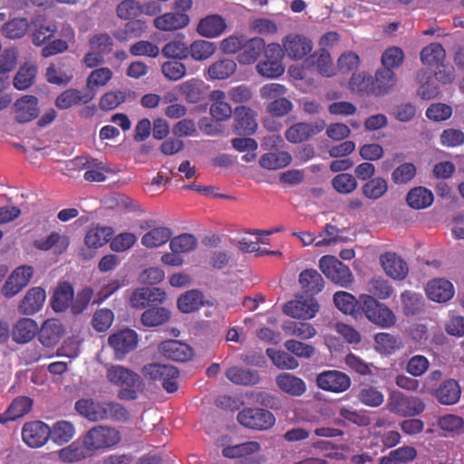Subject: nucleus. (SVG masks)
Segmentation results:
<instances>
[{
	"mask_svg": "<svg viewBox=\"0 0 464 464\" xmlns=\"http://www.w3.org/2000/svg\"><path fill=\"white\" fill-rule=\"evenodd\" d=\"M120 441V431L105 425H97L90 429L82 437V444L90 453L111 449Z\"/></svg>",
	"mask_w": 464,
	"mask_h": 464,
	"instance_id": "obj_1",
	"label": "nucleus"
},
{
	"mask_svg": "<svg viewBox=\"0 0 464 464\" xmlns=\"http://www.w3.org/2000/svg\"><path fill=\"white\" fill-rule=\"evenodd\" d=\"M361 315L372 324L388 329L396 324L394 312L367 294L361 295Z\"/></svg>",
	"mask_w": 464,
	"mask_h": 464,
	"instance_id": "obj_2",
	"label": "nucleus"
},
{
	"mask_svg": "<svg viewBox=\"0 0 464 464\" xmlns=\"http://www.w3.org/2000/svg\"><path fill=\"white\" fill-rule=\"evenodd\" d=\"M107 379L111 383L121 388L118 392V398L127 401L137 399L135 388L140 382L138 373L123 366L112 365L107 369Z\"/></svg>",
	"mask_w": 464,
	"mask_h": 464,
	"instance_id": "obj_3",
	"label": "nucleus"
},
{
	"mask_svg": "<svg viewBox=\"0 0 464 464\" xmlns=\"http://www.w3.org/2000/svg\"><path fill=\"white\" fill-rule=\"evenodd\" d=\"M387 408L389 411L401 417L414 418L425 411L422 399L415 396H407L401 392L390 393Z\"/></svg>",
	"mask_w": 464,
	"mask_h": 464,
	"instance_id": "obj_4",
	"label": "nucleus"
},
{
	"mask_svg": "<svg viewBox=\"0 0 464 464\" xmlns=\"http://www.w3.org/2000/svg\"><path fill=\"white\" fill-rule=\"evenodd\" d=\"M141 373L148 380L159 382L168 392H174L179 389L177 380L179 377L178 368L161 363L147 364L141 369Z\"/></svg>",
	"mask_w": 464,
	"mask_h": 464,
	"instance_id": "obj_5",
	"label": "nucleus"
},
{
	"mask_svg": "<svg viewBox=\"0 0 464 464\" xmlns=\"http://www.w3.org/2000/svg\"><path fill=\"white\" fill-rule=\"evenodd\" d=\"M319 268L326 278L341 287H348L353 282L351 269L334 256H324L319 259Z\"/></svg>",
	"mask_w": 464,
	"mask_h": 464,
	"instance_id": "obj_6",
	"label": "nucleus"
},
{
	"mask_svg": "<svg viewBox=\"0 0 464 464\" xmlns=\"http://www.w3.org/2000/svg\"><path fill=\"white\" fill-rule=\"evenodd\" d=\"M239 424L255 430H267L276 423L273 413L259 408H245L237 414Z\"/></svg>",
	"mask_w": 464,
	"mask_h": 464,
	"instance_id": "obj_7",
	"label": "nucleus"
},
{
	"mask_svg": "<svg viewBox=\"0 0 464 464\" xmlns=\"http://www.w3.org/2000/svg\"><path fill=\"white\" fill-rule=\"evenodd\" d=\"M324 120L319 119L314 122H296L291 125L285 132L287 141L297 144L309 140L313 136L320 133L325 128Z\"/></svg>",
	"mask_w": 464,
	"mask_h": 464,
	"instance_id": "obj_8",
	"label": "nucleus"
},
{
	"mask_svg": "<svg viewBox=\"0 0 464 464\" xmlns=\"http://www.w3.org/2000/svg\"><path fill=\"white\" fill-rule=\"evenodd\" d=\"M50 437L51 427L42 420L29 421L23 426V441L32 449L43 447Z\"/></svg>",
	"mask_w": 464,
	"mask_h": 464,
	"instance_id": "obj_9",
	"label": "nucleus"
},
{
	"mask_svg": "<svg viewBox=\"0 0 464 464\" xmlns=\"http://www.w3.org/2000/svg\"><path fill=\"white\" fill-rule=\"evenodd\" d=\"M351 383L347 374L336 370L324 371L316 377L317 387L330 392H344Z\"/></svg>",
	"mask_w": 464,
	"mask_h": 464,
	"instance_id": "obj_10",
	"label": "nucleus"
},
{
	"mask_svg": "<svg viewBox=\"0 0 464 464\" xmlns=\"http://www.w3.org/2000/svg\"><path fill=\"white\" fill-rule=\"evenodd\" d=\"M138 334L134 330H120L110 335L108 343L115 352L118 359H122L127 353H131L138 345Z\"/></svg>",
	"mask_w": 464,
	"mask_h": 464,
	"instance_id": "obj_11",
	"label": "nucleus"
},
{
	"mask_svg": "<svg viewBox=\"0 0 464 464\" xmlns=\"http://www.w3.org/2000/svg\"><path fill=\"white\" fill-rule=\"evenodd\" d=\"M256 112L249 107L241 105L234 111L233 131L239 136H251L256 133Z\"/></svg>",
	"mask_w": 464,
	"mask_h": 464,
	"instance_id": "obj_12",
	"label": "nucleus"
},
{
	"mask_svg": "<svg viewBox=\"0 0 464 464\" xmlns=\"http://www.w3.org/2000/svg\"><path fill=\"white\" fill-rule=\"evenodd\" d=\"M319 304L314 297L295 299L284 304L283 312L291 318L307 320L314 318L318 312Z\"/></svg>",
	"mask_w": 464,
	"mask_h": 464,
	"instance_id": "obj_13",
	"label": "nucleus"
},
{
	"mask_svg": "<svg viewBox=\"0 0 464 464\" xmlns=\"http://www.w3.org/2000/svg\"><path fill=\"white\" fill-rule=\"evenodd\" d=\"M34 269L30 266H17L5 282L2 288L4 296L11 298L22 291L30 282Z\"/></svg>",
	"mask_w": 464,
	"mask_h": 464,
	"instance_id": "obj_14",
	"label": "nucleus"
},
{
	"mask_svg": "<svg viewBox=\"0 0 464 464\" xmlns=\"http://www.w3.org/2000/svg\"><path fill=\"white\" fill-rule=\"evenodd\" d=\"M39 100L34 95H24L17 99L12 106L14 112V121L17 123L24 124L32 121L39 116Z\"/></svg>",
	"mask_w": 464,
	"mask_h": 464,
	"instance_id": "obj_15",
	"label": "nucleus"
},
{
	"mask_svg": "<svg viewBox=\"0 0 464 464\" xmlns=\"http://www.w3.org/2000/svg\"><path fill=\"white\" fill-rule=\"evenodd\" d=\"M64 325L56 318L47 319L38 330V340L44 347L51 348L57 345L64 335Z\"/></svg>",
	"mask_w": 464,
	"mask_h": 464,
	"instance_id": "obj_16",
	"label": "nucleus"
},
{
	"mask_svg": "<svg viewBox=\"0 0 464 464\" xmlns=\"http://www.w3.org/2000/svg\"><path fill=\"white\" fill-rule=\"evenodd\" d=\"M159 349L162 356L175 362H188L193 356L192 348L186 343L176 340L160 343Z\"/></svg>",
	"mask_w": 464,
	"mask_h": 464,
	"instance_id": "obj_17",
	"label": "nucleus"
},
{
	"mask_svg": "<svg viewBox=\"0 0 464 464\" xmlns=\"http://www.w3.org/2000/svg\"><path fill=\"white\" fill-rule=\"evenodd\" d=\"M398 78L395 72L387 68H379L373 78V96H385L394 92Z\"/></svg>",
	"mask_w": 464,
	"mask_h": 464,
	"instance_id": "obj_18",
	"label": "nucleus"
},
{
	"mask_svg": "<svg viewBox=\"0 0 464 464\" xmlns=\"http://www.w3.org/2000/svg\"><path fill=\"white\" fill-rule=\"evenodd\" d=\"M381 263L384 272L394 280H403L409 274L408 264L395 253L382 255Z\"/></svg>",
	"mask_w": 464,
	"mask_h": 464,
	"instance_id": "obj_19",
	"label": "nucleus"
},
{
	"mask_svg": "<svg viewBox=\"0 0 464 464\" xmlns=\"http://www.w3.org/2000/svg\"><path fill=\"white\" fill-rule=\"evenodd\" d=\"M312 42L300 34H289L284 40V48L293 60H301L312 50Z\"/></svg>",
	"mask_w": 464,
	"mask_h": 464,
	"instance_id": "obj_20",
	"label": "nucleus"
},
{
	"mask_svg": "<svg viewBox=\"0 0 464 464\" xmlns=\"http://www.w3.org/2000/svg\"><path fill=\"white\" fill-rule=\"evenodd\" d=\"M426 295L430 300L437 303H445L451 300L454 287L450 281L443 278L430 280L425 287Z\"/></svg>",
	"mask_w": 464,
	"mask_h": 464,
	"instance_id": "obj_21",
	"label": "nucleus"
},
{
	"mask_svg": "<svg viewBox=\"0 0 464 464\" xmlns=\"http://www.w3.org/2000/svg\"><path fill=\"white\" fill-rule=\"evenodd\" d=\"M74 296L73 286L67 281L60 282L54 289L51 305L56 313H63L72 305Z\"/></svg>",
	"mask_w": 464,
	"mask_h": 464,
	"instance_id": "obj_22",
	"label": "nucleus"
},
{
	"mask_svg": "<svg viewBox=\"0 0 464 464\" xmlns=\"http://www.w3.org/2000/svg\"><path fill=\"white\" fill-rule=\"evenodd\" d=\"M95 418L98 421L111 420L112 421H126L130 418V413L121 404L111 401H100V411L96 412Z\"/></svg>",
	"mask_w": 464,
	"mask_h": 464,
	"instance_id": "obj_23",
	"label": "nucleus"
},
{
	"mask_svg": "<svg viewBox=\"0 0 464 464\" xmlns=\"http://www.w3.org/2000/svg\"><path fill=\"white\" fill-rule=\"evenodd\" d=\"M44 301V289L40 286L32 287L19 304V311L24 314H34L43 307Z\"/></svg>",
	"mask_w": 464,
	"mask_h": 464,
	"instance_id": "obj_24",
	"label": "nucleus"
},
{
	"mask_svg": "<svg viewBox=\"0 0 464 464\" xmlns=\"http://www.w3.org/2000/svg\"><path fill=\"white\" fill-rule=\"evenodd\" d=\"M225 19L219 14H209L200 19L197 32L207 38H213L220 35L226 29Z\"/></svg>",
	"mask_w": 464,
	"mask_h": 464,
	"instance_id": "obj_25",
	"label": "nucleus"
},
{
	"mask_svg": "<svg viewBox=\"0 0 464 464\" xmlns=\"http://www.w3.org/2000/svg\"><path fill=\"white\" fill-rule=\"evenodd\" d=\"M38 332V325L34 320L23 317L17 321L12 329V338L16 343H27Z\"/></svg>",
	"mask_w": 464,
	"mask_h": 464,
	"instance_id": "obj_26",
	"label": "nucleus"
},
{
	"mask_svg": "<svg viewBox=\"0 0 464 464\" xmlns=\"http://www.w3.org/2000/svg\"><path fill=\"white\" fill-rule=\"evenodd\" d=\"M275 382L282 392L294 397H299L305 392L304 380L293 373H279L276 376Z\"/></svg>",
	"mask_w": 464,
	"mask_h": 464,
	"instance_id": "obj_27",
	"label": "nucleus"
},
{
	"mask_svg": "<svg viewBox=\"0 0 464 464\" xmlns=\"http://www.w3.org/2000/svg\"><path fill=\"white\" fill-rule=\"evenodd\" d=\"M333 301L340 312L353 318L361 316V296L356 299L351 293L340 291L334 294Z\"/></svg>",
	"mask_w": 464,
	"mask_h": 464,
	"instance_id": "obj_28",
	"label": "nucleus"
},
{
	"mask_svg": "<svg viewBox=\"0 0 464 464\" xmlns=\"http://www.w3.org/2000/svg\"><path fill=\"white\" fill-rule=\"evenodd\" d=\"M460 386L458 381L445 380L435 392V397L442 405H454L460 399Z\"/></svg>",
	"mask_w": 464,
	"mask_h": 464,
	"instance_id": "obj_29",
	"label": "nucleus"
},
{
	"mask_svg": "<svg viewBox=\"0 0 464 464\" xmlns=\"http://www.w3.org/2000/svg\"><path fill=\"white\" fill-rule=\"evenodd\" d=\"M225 375L231 382L241 386H253L260 381L257 371L237 366L227 369Z\"/></svg>",
	"mask_w": 464,
	"mask_h": 464,
	"instance_id": "obj_30",
	"label": "nucleus"
},
{
	"mask_svg": "<svg viewBox=\"0 0 464 464\" xmlns=\"http://www.w3.org/2000/svg\"><path fill=\"white\" fill-rule=\"evenodd\" d=\"M265 47V40L261 37H253L241 46V52L237 54V62L241 64L255 63Z\"/></svg>",
	"mask_w": 464,
	"mask_h": 464,
	"instance_id": "obj_31",
	"label": "nucleus"
},
{
	"mask_svg": "<svg viewBox=\"0 0 464 464\" xmlns=\"http://www.w3.org/2000/svg\"><path fill=\"white\" fill-rule=\"evenodd\" d=\"M189 22V17L185 13L174 12L167 13L158 16L154 20L156 28L162 31H172L185 27Z\"/></svg>",
	"mask_w": 464,
	"mask_h": 464,
	"instance_id": "obj_32",
	"label": "nucleus"
},
{
	"mask_svg": "<svg viewBox=\"0 0 464 464\" xmlns=\"http://www.w3.org/2000/svg\"><path fill=\"white\" fill-rule=\"evenodd\" d=\"M417 458V450L411 446H402L392 450L388 455L379 459V464H409Z\"/></svg>",
	"mask_w": 464,
	"mask_h": 464,
	"instance_id": "obj_33",
	"label": "nucleus"
},
{
	"mask_svg": "<svg viewBox=\"0 0 464 464\" xmlns=\"http://www.w3.org/2000/svg\"><path fill=\"white\" fill-rule=\"evenodd\" d=\"M299 283L304 293L311 295L321 293L324 285L322 275L314 268L302 271L299 276Z\"/></svg>",
	"mask_w": 464,
	"mask_h": 464,
	"instance_id": "obj_34",
	"label": "nucleus"
},
{
	"mask_svg": "<svg viewBox=\"0 0 464 464\" xmlns=\"http://www.w3.org/2000/svg\"><path fill=\"white\" fill-rule=\"evenodd\" d=\"M282 330L289 336H296L302 340H309L316 335V329L312 324L303 321H286Z\"/></svg>",
	"mask_w": 464,
	"mask_h": 464,
	"instance_id": "obj_35",
	"label": "nucleus"
},
{
	"mask_svg": "<svg viewBox=\"0 0 464 464\" xmlns=\"http://www.w3.org/2000/svg\"><path fill=\"white\" fill-rule=\"evenodd\" d=\"M179 92L188 102L196 103L206 95V87L202 81L191 79L179 85Z\"/></svg>",
	"mask_w": 464,
	"mask_h": 464,
	"instance_id": "obj_36",
	"label": "nucleus"
},
{
	"mask_svg": "<svg viewBox=\"0 0 464 464\" xmlns=\"http://www.w3.org/2000/svg\"><path fill=\"white\" fill-rule=\"evenodd\" d=\"M204 304V296L199 290H189L178 299V307L182 313H194Z\"/></svg>",
	"mask_w": 464,
	"mask_h": 464,
	"instance_id": "obj_37",
	"label": "nucleus"
},
{
	"mask_svg": "<svg viewBox=\"0 0 464 464\" xmlns=\"http://www.w3.org/2000/svg\"><path fill=\"white\" fill-rule=\"evenodd\" d=\"M306 68L316 66L319 72L323 75L331 76L333 72V63L331 55L325 49H320V53H314L306 58L304 62Z\"/></svg>",
	"mask_w": 464,
	"mask_h": 464,
	"instance_id": "obj_38",
	"label": "nucleus"
},
{
	"mask_svg": "<svg viewBox=\"0 0 464 464\" xmlns=\"http://www.w3.org/2000/svg\"><path fill=\"white\" fill-rule=\"evenodd\" d=\"M406 201L414 209L425 208L432 204L433 194L426 188L416 187L408 192Z\"/></svg>",
	"mask_w": 464,
	"mask_h": 464,
	"instance_id": "obj_39",
	"label": "nucleus"
},
{
	"mask_svg": "<svg viewBox=\"0 0 464 464\" xmlns=\"http://www.w3.org/2000/svg\"><path fill=\"white\" fill-rule=\"evenodd\" d=\"M94 97V93L81 95L76 89H68L62 92L55 100V105L60 110H66L81 102L87 103Z\"/></svg>",
	"mask_w": 464,
	"mask_h": 464,
	"instance_id": "obj_40",
	"label": "nucleus"
},
{
	"mask_svg": "<svg viewBox=\"0 0 464 464\" xmlns=\"http://www.w3.org/2000/svg\"><path fill=\"white\" fill-rule=\"evenodd\" d=\"M171 313L165 307L153 306L148 308L140 315L141 324L148 327H155L166 324Z\"/></svg>",
	"mask_w": 464,
	"mask_h": 464,
	"instance_id": "obj_41",
	"label": "nucleus"
},
{
	"mask_svg": "<svg viewBox=\"0 0 464 464\" xmlns=\"http://www.w3.org/2000/svg\"><path fill=\"white\" fill-rule=\"evenodd\" d=\"M401 304L403 314L407 317L414 316L423 310V296L416 292L404 291L401 293Z\"/></svg>",
	"mask_w": 464,
	"mask_h": 464,
	"instance_id": "obj_42",
	"label": "nucleus"
},
{
	"mask_svg": "<svg viewBox=\"0 0 464 464\" xmlns=\"http://www.w3.org/2000/svg\"><path fill=\"white\" fill-rule=\"evenodd\" d=\"M237 63L231 59H222L209 65L208 75L213 80H225L235 73Z\"/></svg>",
	"mask_w": 464,
	"mask_h": 464,
	"instance_id": "obj_43",
	"label": "nucleus"
},
{
	"mask_svg": "<svg viewBox=\"0 0 464 464\" xmlns=\"http://www.w3.org/2000/svg\"><path fill=\"white\" fill-rule=\"evenodd\" d=\"M292 157L287 151L267 152L261 156L259 164L267 169H277L288 166Z\"/></svg>",
	"mask_w": 464,
	"mask_h": 464,
	"instance_id": "obj_44",
	"label": "nucleus"
},
{
	"mask_svg": "<svg viewBox=\"0 0 464 464\" xmlns=\"http://www.w3.org/2000/svg\"><path fill=\"white\" fill-rule=\"evenodd\" d=\"M74 426L67 420H59L51 428V437L53 442L58 445H63L72 440L74 436Z\"/></svg>",
	"mask_w": 464,
	"mask_h": 464,
	"instance_id": "obj_45",
	"label": "nucleus"
},
{
	"mask_svg": "<svg viewBox=\"0 0 464 464\" xmlns=\"http://www.w3.org/2000/svg\"><path fill=\"white\" fill-rule=\"evenodd\" d=\"M349 86L353 92L373 95V77L365 72L353 73Z\"/></svg>",
	"mask_w": 464,
	"mask_h": 464,
	"instance_id": "obj_46",
	"label": "nucleus"
},
{
	"mask_svg": "<svg viewBox=\"0 0 464 464\" xmlns=\"http://www.w3.org/2000/svg\"><path fill=\"white\" fill-rule=\"evenodd\" d=\"M293 236L297 237L304 246L314 244L316 247L329 246L346 240L341 236L334 234H325V237L319 239L318 237H323L322 234L318 236L314 234H293Z\"/></svg>",
	"mask_w": 464,
	"mask_h": 464,
	"instance_id": "obj_47",
	"label": "nucleus"
},
{
	"mask_svg": "<svg viewBox=\"0 0 464 464\" xmlns=\"http://www.w3.org/2000/svg\"><path fill=\"white\" fill-rule=\"evenodd\" d=\"M420 61L426 65H439L446 58V51L439 43L425 46L420 52Z\"/></svg>",
	"mask_w": 464,
	"mask_h": 464,
	"instance_id": "obj_48",
	"label": "nucleus"
},
{
	"mask_svg": "<svg viewBox=\"0 0 464 464\" xmlns=\"http://www.w3.org/2000/svg\"><path fill=\"white\" fill-rule=\"evenodd\" d=\"M92 454L93 453L88 452L84 445H81L79 442H73L66 448H62L58 451L60 460L64 462L81 461Z\"/></svg>",
	"mask_w": 464,
	"mask_h": 464,
	"instance_id": "obj_49",
	"label": "nucleus"
},
{
	"mask_svg": "<svg viewBox=\"0 0 464 464\" xmlns=\"http://www.w3.org/2000/svg\"><path fill=\"white\" fill-rule=\"evenodd\" d=\"M294 110V103L285 96L266 102V112L272 118H283Z\"/></svg>",
	"mask_w": 464,
	"mask_h": 464,
	"instance_id": "obj_50",
	"label": "nucleus"
},
{
	"mask_svg": "<svg viewBox=\"0 0 464 464\" xmlns=\"http://www.w3.org/2000/svg\"><path fill=\"white\" fill-rule=\"evenodd\" d=\"M266 355L278 369L294 370L298 367L296 359L286 352L267 348Z\"/></svg>",
	"mask_w": 464,
	"mask_h": 464,
	"instance_id": "obj_51",
	"label": "nucleus"
},
{
	"mask_svg": "<svg viewBox=\"0 0 464 464\" xmlns=\"http://www.w3.org/2000/svg\"><path fill=\"white\" fill-rule=\"evenodd\" d=\"M260 444L256 441L243 442L223 448V456L229 459L245 457L259 451Z\"/></svg>",
	"mask_w": 464,
	"mask_h": 464,
	"instance_id": "obj_52",
	"label": "nucleus"
},
{
	"mask_svg": "<svg viewBox=\"0 0 464 464\" xmlns=\"http://www.w3.org/2000/svg\"><path fill=\"white\" fill-rule=\"evenodd\" d=\"M36 72V67L34 65H22L14 77V88L24 91L31 87L34 84Z\"/></svg>",
	"mask_w": 464,
	"mask_h": 464,
	"instance_id": "obj_53",
	"label": "nucleus"
},
{
	"mask_svg": "<svg viewBox=\"0 0 464 464\" xmlns=\"http://www.w3.org/2000/svg\"><path fill=\"white\" fill-rule=\"evenodd\" d=\"M161 53L163 56L174 60H183L189 55L188 47L182 38H177L167 43L163 46Z\"/></svg>",
	"mask_w": 464,
	"mask_h": 464,
	"instance_id": "obj_54",
	"label": "nucleus"
},
{
	"mask_svg": "<svg viewBox=\"0 0 464 464\" xmlns=\"http://www.w3.org/2000/svg\"><path fill=\"white\" fill-rule=\"evenodd\" d=\"M34 30L32 33V42L36 46H41L54 36L58 28L54 23L38 24L36 21L33 22Z\"/></svg>",
	"mask_w": 464,
	"mask_h": 464,
	"instance_id": "obj_55",
	"label": "nucleus"
},
{
	"mask_svg": "<svg viewBox=\"0 0 464 464\" xmlns=\"http://www.w3.org/2000/svg\"><path fill=\"white\" fill-rule=\"evenodd\" d=\"M29 24L26 18H14L2 26L3 34L9 39L22 38L27 32Z\"/></svg>",
	"mask_w": 464,
	"mask_h": 464,
	"instance_id": "obj_56",
	"label": "nucleus"
},
{
	"mask_svg": "<svg viewBox=\"0 0 464 464\" xmlns=\"http://www.w3.org/2000/svg\"><path fill=\"white\" fill-rule=\"evenodd\" d=\"M35 246L43 250L53 249L54 253L61 254L67 248L68 239L66 236L50 234L46 240H37L35 242Z\"/></svg>",
	"mask_w": 464,
	"mask_h": 464,
	"instance_id": "obj_57",
	"label": "nucleus"
},
{
	"mask_svg": "<svg viewBox=\"0 0 464 464\" xmlns=\"http://www.w3.org/2000/svg\"><path fill=\"white\" fill-rule=\"evenodd\" d=\"M387 181L383 178L377 177L363 185L362 193L368 198L378 199L387 192Z\"/></svg>",
	"mask_w": 464,
	"mask_h": 464,
	"instance_id": "obj_58",
	"label": "nucleus"
},
{
	"mask_svg": "<svg viewBox=\"0 0 464 464\" xmlns=\"http://www.w3.org/2000/svg\"><path fill=\"white\" fill-rule=\"evenodd\" d=\"M216 51V46L213 43L205 40L194 41L188 52L191 57L197 61H203L210 57Z\"/></svg>",
	"mask_w": 464,
	"mask_h": 464,
	"instance_id": "obj_59",
	"label": "nucleus"
},
{
	"mask_svg": "<svg viewBox=\"0 0 464 464\" xmlns=\"http://www.w3.org/2000/svg\"><path fill=\"white\" fill-rule=\"evenodd\" d=\"M440 430L454 434L464 432V420L462 417L454 414H446L438 420Z\"/></svg>",
	"mask_w": 464,
	"mask_h": 464,
	"instance_id": "obj_60",
	"label": "nucleus"
},
{
	"mask_svg": "<svg viewBox=\"0 0 464 464\" xmlns=\"http://www.w3.org/2000/svg\"><path fill=\"white\" fill-rule=\"evenodd\" d=\"M368 292L374 299L387 300L392 293V288L388 280L377 277L369 281Z\"/></svg>",
	"mask_w": 464,
	"mask_h": 464,
	"instance_id": "obj_61",
	"label": "nucleus"
},
{
	"mask_svg": "<svg viewBox=\"0 0 464 464\" xmlns=\"http://www.w3.org/2000/svg\"><path fill=\"white\" fill-rule=\"evenodd\" d=\"M93 297V289L90 286L82 287L81 291L73 296L71 304V311L74 315L81 314L87 309L92 298Z\"/></svg>",
	"mask_w": 464,
	"mask_h": 464,
	"instance_id": "obj_62",
	"label": "nucleus"
},
{
	"mask_svg": "<svg viewBox=\"0 0 464 464\" xmlns=\"http://www.w3.org/2000/svg\"><path fill=\"white\" fill-rule=\"evenodd\" d=\"M357 398L362 405L377 407L382 404L383 395L381 391L373 386L362 388Z\"/></svg>",
	"mask_w": 464,
	"mask_h": 464,
	"instance_id": "obj_63",
	"label": "nucleus"
},
{
	"mask_svg": "<svg viewBox=\"0 0 464 464\" xmlns=\"http://www.w3.org/2000/svg\"><path fill=\"white\" fill-rule=\"evenodd\" d=\"M197 239L193 234H179L170 241V247L175 254L186 253L196 248Z\"/></svg>",
	"mask_w": 464,
	"mask_h": 464,
	"instance_id": "obj_64",
	"label": "nucleus"
}]
</instances>
